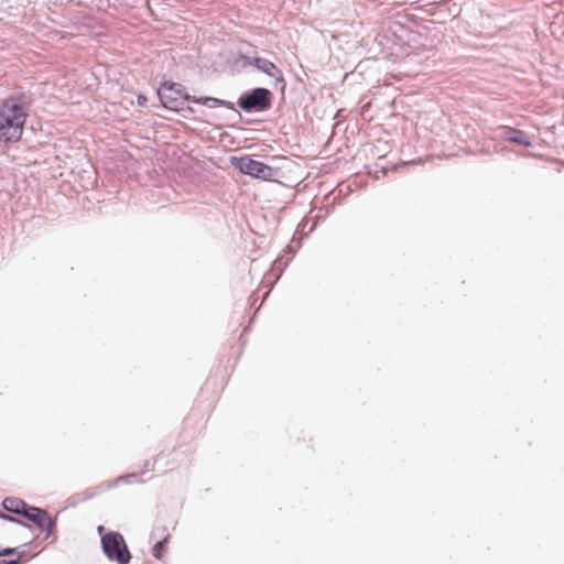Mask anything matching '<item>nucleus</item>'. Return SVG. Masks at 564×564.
Instances as JSON below:
<instances>
[{"label":"nucleus","mask_w":564,"mask_h":564,"mask_svg":"<svg viewBox=\"0 0 564 564\" xmlns=\"http://www.w3.org/2000/svg\"><path fill=\"white\" fill-rule=\"evenodd\" d=\"M102 531H104V527H102V525H99V527H98V532L101 534V533H102Z\"/></svg>","instance_id":"dca6fc26"},{"label":"nucleus","mask_w":564,"mask_h":564,"mask_svg":"<svg viewBox=\"0 0 564 564\" xmlns=\"http://www.w3.org/2000/svg\"><path fill=\"white\" fill-rule=\"evenodd\" d=\"M252 65L269 76H274L278 73V68L272 62L261 57H256Z\"/></svg>","instance_id":"1a4fd4ad"},{"label":"nucleus","mask_w":564,"mask_h":564,"mask_svg":"<svg viewBox=\"0 0 564 564\" xmlns=\"http://www.w3.org/2000/svg\"><path fill=\"white\" fill-rule=\"evenodd\" d=\"M33 556H34V554H29V553H25V552H20L15 560H11V561L3 560V561L0 562V564H22V563L28 562Z\"/></svg>","instance_id":"f8f14e48"},{"label":"nucleus","mask_w":564,"mask_h":564,"mask_svg":"<svg viewBox=\"0 0 564 564\" xmlns=\"http://www.w3.org/2000/svg\"><path fill=\"white\" fill-rule=\"evenodd\" d=\"M192 101L195 104H202L208 107H226L232 108V104L218 98L213 97H193Z\"/></svg>","instance_id":"6e6552de"},{"label":"nucleus","mask_w":564,"mask_h":564,"mask_svg":"<svg viewBox=\"0 0 564 564\" xmlns=\"http://www.w3.org/2000/svg\"><path fill=\"white\" fill-rule=\"evenodd\" d=\"M231 165L239 170L242 174L250 175L252 177L262 178L264 181L270 180L273 176V170L271 166L253 160L249 156H232L230 158Z\"/></svg>","instance_id":"20e7f679"},{"label":"nucleus","mask_w":564,"mask_h":564,"mask_svg":"<svg viewBox=\"0 0 564 564\" xmlns=\"http://www.w3.org/2000/svg\"><path fill=\"white\" fill-rule=\"evenodd\" d=\"M23 514L25 518L37 524L42 530L47 531L48 534L53 532L55 523L46 511L32 507L25 508Z\"/></svg>","instance_id":"423d86ee"},{"label":"nucleus","mask_w":564,"mask_h":564,"mask_svg":"<svg viewBox=\"0 0 564 564\" xmlns=\"http://www.w3.org/2000/svg\"><path fill=\"white\" fill-rule=\"evenodd\" d=\"M13 553H15V549L8 547L0 550V556L11 555Z\"/></svg>","instance_id":"ddd939ff"},{"label":"nucleus","mask_w":564,"mask_h":564,"mask_svg":"<svg viewBox=\"0 0 564 564\" xmlns=\"http://www.w3.org/2000/svg\"><path fill=\"white\" fill-rule=\"evenodd\" d=\"M238 105L245 111H262L271 106V91L267 88H256L250 94L239 98Z\"/></svg>","instance_id":"39448f33"},{"label":"nucleus","mask_w":564,"mask_h":564,"mask_svg":"<svg viewBox=\"0 0 564 564\" xmlns=\"http://www.w3.org/2000/svg\"><path fill=\"white\" fill-rule=\"evenodd\" d=\"M501 128L505 130V140L527 148L532 145L530 138L524 131L508 126Z\"/></svg>","instance_id":"0eeeda50"},{"label":"nucleus","mask_w":564,"mask_h":564,"mask_svg":"<svg viewBox=\"0 0 564 564\" xmlns=\"http://www.w3.org/2000/svg\"><path fill=\"white\" fill-rule=\"evenodd\" d=\"M28 113L15 99L9 98L0 106V142L11 143L21 139Z\"/></svg>","instance_id":"f257e3e1"},{"label":"nucleus","mask_w":564,"mask_h":564,"mask_svg":"<svg viewBox=\"0 0 564 564\" xmlns=\"http://www.w3.org/2000/svg\"><path fill=\"white\" fill-rule=\"evenodd\" d=\"M169 539H170V535L167 534L162 541H159L158 543L154 544V546L152 549V555L155 558L161 560L163 557V554L165 552V546L169 542Z\"/></svg>","instance_id":"9b49d317"},{"label":"nucleus","mask_w":564,"mask_h":564,"mask_svg":"<svg viewBox=\"0 0 564 564\" xmlns=\"http://www.w3.org/2000/svg\"><path fill=\"white\" fill-rule=\"evenodd\" d=\"M3 508L13 513H23L25 511L26 505L15 498H6L3 500Z\"/></svg>","instance_id":"9d476101"},{"label":"nucleus","mask_w":564,"mask_h":564,"mask_svg":"<svg viewBox=\"0 0 564 564\" xmlns=\"http://www.w3.org/2000/svg\"><path fill=\"white\" fill-rule=\"evenodd\" d=\"M158 96L164 108L174 111H178L185 100H192L193 98L183 90L180 84L172 82H164L158 90Z\"/></svg>","instance_id":"7ed1b4c3"},{"label":"nucleus","mask_w":564,"mask_h":564,"mask_svg":"<svg viewBox=\"0 0 564 564\" xmlns=\"http://www.w3.org/2000/svg\"><path fill=\"white\" fill-rule=\"evenodd\" d=\"M101 546L106 556L117 564H128L131 555L123 536L119 532H108L101 536Z\"/></svg>","instance_id":"f03ea898"},{"label":"nucleus","mask_w":564,"mask_h":564,"mask_svg":"<svg viewBox=\"0 0 564 564\" xmlns=\"http://www.w3.org/2000/svg\"><path fill=\"white\" fill-rule=\"evenodd\" d=\"M137 101H138V105H139V106L143 107V106H145V104H147L148 99H147V97H145V96H143V95H139V96H138V100H137Z\"/></svg>","instance_id":"4468645a"},{"label":"nucleus","mask_w":564,"mask_h":564,"mask_svg":"<svg viewBox=\"0 0 564 564\" xmlns=\"http://www.w3.org/2000/svg\"><path fill=\"white\" fill-rule=\"evenodd\" d=\"M1 518L7 519V520H13V518H11L9 516H4V514H1Z\"/></svg>","instance_id":"2eb2a0df"}]
</instances>
